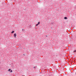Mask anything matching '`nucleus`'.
Segmentation results:
<instances>
[{
	"mask_svg": "<svg viewBox=\"0 0 76 76\" xmlns=\"http://www.w3.org/2000/svg\"><path fill=\"white\" fill-rule=\"evenodd\" d=\"M16 33H15L14 34V37L16 38Z\"/></svg>",
	"mask_w": 76,
	"mask_h": 76,
	"instance_id": "1",
	"label": "nucleus"
},
{
	"mask_svg": "<svg viewBox=\"0 0 76 76\" xmlns=\"http://www.w3.org/2000/svg\"><path fill=\"white\" fill-rule=\"evenodd\" d=\"M67 19V18L66 17H65L64 18V19Z\"/></svg>",
	"mask_w": 76,
	"mask_h": 76,
	"instance_id": "2",
	"label": "nucleus"
},
{
	"mask_svg": "<svg viewBox=\"0 0 76 76\" xmlns=\"http://www.w3.org/2000/svg\"><path fill=\"white\" fill-rule=\"evenodd\" d=\"M14 32H15V31H12V32H11V33L13 34V33H14Z\"/></svg>",
	"mask_w": 76,
	"mask_h": 76,
	"instance_id": "3",
	"label": "nucleus"
},
{
	"mask_svg": "<svg viewBox=\"0 0 76 76\" xmlns=\"http://www.w3.org/2000/svg\"><path fill=\"white\" fill-rule=\"evenodd\" d=\"M33 68H34V69H36L37 67H36V66H34Z\"/></svg>",
	"mask_w": 76,
	"mask_h": 76,
	"instance_id": "4",
	"label": "nucleus"
},
{
	"mask_svg": "<svg viewBox=\"0 0 76 76\" xmlns=\"http://www.w3.org/2000/svg\"><path fill=\"white\" fill-rule=\"evenodd\" d=\"M10 70H11V69H8V72H9V71H10Z\"/></svg>",
	"mask_w": 76,
	"mask_h": 76,
	"instance_id": "5",
	"label": "nucleus"
},
{
	"mask_svg": "<svg viewBox=\"0 0 76 76\" xmlns=\"http://www.w3.org/2000/svg\"><path fill=\"white\" fill-rule=\"evenodd\" d=\"M39 23H40L39 22H38L37 24H38V25H39Z\"/></svg>",
	"mask_w": 76,
	"mask_h": 76,
	"instance_id": "6",
	"label": "nucleus"
},
{
	"mask_svg": "<svg viewBox=\"0 0 76 76\" xmlns=\"http://www.w3.org/2000/svg\"><path fill=\"white\" fill-rule=\"evenodd\" d=\"M12 70H11L10 72V73H12Z\"/></svg>",
	"mask_w": 76,
	"mask_h": 76,
	"instance_id": "7",
	"label": "nucleus"
},
{
	"mask_svg": "<svg viewBox=\"0 0 76 76\" xmlns=\"http://www.w3.org/2000/svg\"><path fill=\"white\" fill-rule=\"evenodd\" d=\"M76 50H74V53H75V52H76Z\"/></svg>",
	"mask_w": 76,
	"mask_h": 76,
	"instance_id": "8",
	"label": "nucleus"
},
{
	"mask_svg": "<svg viewBox=\"0 0 76 76\" xmlns=\"http://www.w3.org/2000/svg\"><path fill=\"white\" fill-rule=\"evenodd\" d=\"M38 24H37L36 25V26H38Z\"/></svg>",
	"mask_w": 76,
	"mask_h": 76,
	"instance_id": "9",
	"label": "nucleus"
},
{
	"mask_svg": "<svg viewBox=\"0 0 76 76\" xmlns=\"http://www.w3.org/2000/svg\"><path fill=\"white\" fill-rule=\"evenodd\" d=\"M22 31H23V29H22Z\"/></svg>",
	"mask_w": 76,
	"mask_h": 76,
	"instance_id": "10",
	"label": "nucleus"
},
{
	"mask_svg": "<svg viewBox=\"0 0 76 76\" xmlns=\"http://www.w3.org/2000/svg\"><path fill=\"white\" fill-rule=\"evenodd\" d=\"M76 53V52H75Z\"/></svg>",
	"mask_w": 76,
	"mask_h": 76,
	"instance_id": "11",
	"label": "nucleus"
}]
</instances>
